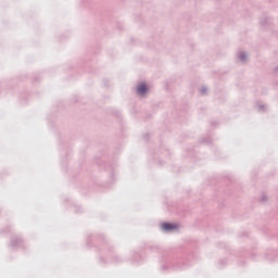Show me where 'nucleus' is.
Wrapping results in <instances>:
<instances>
[{
    "label": "nucleus",
    "instance_id": "f257e3e1",
    "mask_svg": "<svg viewBox=\"0 0 278 278\" xmlns=\"http://www.w3.org/2000/svg\"><path fill=\"white\" fill-rule=\"evenodd\" d=\"M148 92H149V86L147 85V83H140L137 86V94L139 97H147Z\"/></svg>",
    "mask_w": 278,
    "mask_h": 278
},
{
    "label": "nucleus",
    "instance_id": "f03ea898",
    "mask_svg": "<svg viewBox=\"0 0 278 278\" xmlns=\"http://www.w3.org/2000/svg\"><path fill=\"white\" fill-rule=\"evenodd\" d=\"M162 229L168 233L170 231H175V229H179V225L174 223H163Z\"/></svg>",
    "mask_w": 278,
    "mask_h": 278
},
{
    "label": "nucleus",
    "instance_id": "7ed1b4c3",
    "mask_svg": "<svg viewBox=\"0 0 278 278\" xmlns=\"http://www.w3.org/2000/svg\"><path fill=\"white\" fill-rule=\"evenodd\" d=\"M23 244V239L21 237H12L10 247L11 249H17V247H21Z\"/></svg>",
    "mask_w": 278,
    "mask_h": 278
},
{
    "label": "nucleus",
    "instance_id": "20e7f679",
    "mask_svg": "<svg viewBox=\"0 0 278 278\" xmlns=\"http://www.w3.org/2000/svg\"><path fill=\"white\" fill-rule=\"evenodd\" d=\"M238 58L240 62L244 64V62H247V58H249V54L247 52H239Z\"/></svg>",
    "mask_w": 278,
    "mask_h": 278
},
{
    "label": "nucleus",
    "instance_id": "39448f33",
    "mask_svg": "<svg viewBox=\"0 0 278 278\" xmlns=\"http://www.w3.org/2000/svg\"><path fill=\"white\" fill-rule=\"evenodd\" d=\"M269 23H270V17H264L263 20H261L262 27H266V25H268Z\"/></svg>",
    "mask_w": 278,
    "mask_h": 278
},
{
    "label": "nucleus",
    "instance_id": "423d86ee",
    "mask_svg": "<svg viewBox=\"0 0 278 278\" xmlns=\"http://www.w3.org/2000/svg\"><path fill=\"white\" fill-rule=\"evenodd\" d=\"M257 110H258V112H264L266 110V105L260 104V105H257Z\"/></svg>",
    "mask_w": 278,
    "mask_h": 278
},
{
    "label": "nucleus",
    "instance_id": "0eeeda50",
    "mask_svg": "<svg viewBox=\"0 0 278 278\" xmlns=\"http://www.w3.org/2000/svg\"><path fill=\"white\" fill-rule=\"evenodd\" d=\"M200 93H201V94H207V87H202V88L200 89Z\"/></svg>",
    "mask_w": 278,
    "mask_h": 278
},
{
    "label": "nucleus",
    "instance_id": "6e6552de",
    "mask_svg": "<svg viewBox=\"0 0 278 278\" xmlns=\"http://www.w3.org/2000/svg\"><path fill=\"white\" fill-rule=\"evenodd\" d=\"M266 201H268V197H266V194H263L261 197V203H266Z\"/></svg>",
    "mask_w": 278,
    "mask_h": 278
},
{
    "label": "nucleus",
    "instance_id": "1a4fd4ad",
    "mask_svg": "<svg viewBox=\"0 0 278 278\" xmlns=\"http://www.w3.org/2000/svg\"><path fill=\"white\" fill-rule=\"evenodd\" d=\"M123 260H121V257H118V256H115V258H114V262H115V264H118V262H122Z\"/></svg>",
    "mask_w": 278,
    "mask_h": 278
},
{
    "label": "nucleus",
    "instance_id": "9d476101",
    "mask_svg": "<svg viewBox=\"0 0 278 278\" xmlns=\"http://www.w3.org/2000/svg\"><path fill=\"white\" fill-rule=\"evenodd\" d=\"M162 270H166V265H163Z\"/></svg>",
    "mask_w": 278,
    "mask_h": 278
},
{
    "label": "nucleus",
    "instance_id": "9b49d317",
    "mask_svg": "<svg viewBox=\"0 0 278 278\" xmlns=\"http://www.w3.org/2000/svg\"><path fill=\"white\" fill-rule=\"evenodd\" d=\"M202 142H206V140H205V139H202Z\"/></svg>",
    "mask_w": 278,
    "mask_h": 278
},
{
    "label": "nucleus",
    "instance_id": "f8f14e48",
    "mask_svg": "<svg viewBox=\"0 0 278 278\" xmlns=\"http://www.w3.org/2000/svg\"><path fill=\"white\" fill-rule=\"evenodd\" d=\"M275 71L277 72V71H278V67H276Z\"/></svg>",
    "mask_w": 278,
    "mask_h": 278
}]
</instances>
